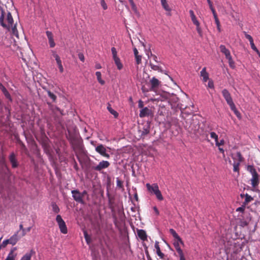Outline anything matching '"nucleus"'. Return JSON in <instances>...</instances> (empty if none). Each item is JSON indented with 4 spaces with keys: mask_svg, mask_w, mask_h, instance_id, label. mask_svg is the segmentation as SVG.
<instances>
[{
    "mask_svg": "<svg viewBox=\"0 0 260 260\" xmlns=\"http://www.w3.org/2000/svg\"><path fill=\"white\" fill-rule=\"evenodd\" d=\"M211 138L214 139L215 142L218 140V135L215 132H211L210 133Z\"/></svg>",
    "mask_w": 260,
    "mask_h": 260,
    "instance_id": "obj_51",
    "label": "nucleus"
},
{
    "mask_svg": "<svg viewBox=\"0 0 260 260\" xmlns=\"http://www.w3.org/2000/svg\"><path fill=\"white\" fill-rule=\"evenodd\" d=\"M247 170L251 174L252 176H254L258 175L257 174V173L256 172L255 169L254 168L253 166H252V165L247 166Z\"/></svg>",
    "mask_w": 260,
    "mask_h": 260,
    "instance_id": "obj_27",
    "label": "nucleus"
},
{
    "mask_svg": "<svg viewBox=\"0 0 260 260\" xmlns=\"http://www.w3.org/2000/svg\"><path fill=\"white\" fill-rule=\"evenodd\" d=\"M56 110V111H58L61 115H63L64 114L63 113V110H61L59 107H57V106H54V110Z\"/></svg>",
    "mask_w": 260,
    "mask_h": 260,
    "instance_id": "obj_60",
    "label": "nucleus"
},
{
    "mask_svg": "<svg viewBox=\"0 0 260 260\" xmlns=\"http://www.w3.org/2000/svg\"><path fill=\"white\" fill-rule=\"evenodd\" d=\"M180 257V260H185V258L184 256L183 252H181L180 253H178Z\"/></svg>",
    "mask_w": 260,
    "mask_h": 260,
    "instance_id": "obj_64",
    "label": "nucleus"
},
{
    "mask_svg": "<svg viewBox=\"0 0 260 260\" xmlns=\"http://www.w3.org/2000/svg\"><path fill=\"white\" fill-rule=\"evenodd\" d=\"M222 94L229 106L234 104L231 95L226 89L222 90Z\"/></svg>",
    "mask_w": 260,
    "mask_h": 260,
    "instance_id": "obj_5",
    "label": "nucleus"
},
{
    "mask_svg": "<svg viewBox=\"0 0 260 260\" xmlns=\"http://www.w3.org/2000/svg\"><path fill=\"white\" fill-rule=\"evenodd\" d=\"M8 244H10L9 239L4 240L3 243L0 245V249L2 247H5Z\"/></svg>",
    "mask_w": 260,
    "mask_h": 260,
    "instance_id": "obj_46",
    "label": "nucleus"
},
{
    "mask_svg": "<svg viewBox=\"0 0 260 260\" xmlns=\"http://www.w3.org/2000/svg\"><path fill=\"white\" fill-rule=\"evenodd\" d=\"M12 25V26H11V29L12 30L13 35L18 38V32L17 29L16 24H14L13 23Z\"/></svg>",
    "mask_w": 260,
    "mask_h": 260,
    "instance_id": "obj_33",
    "label": "nucleus"
},
{
    "mask_svg": "<svg viewBox=\"0 0 260 260\" xmlns=\"http://www.w3.org/2000/svg\"><path fill=\"white\" fill-rule=\"evenodd\" d=\"M51 206L52 208V211L55 213H58V212H59L60 209L55 202H52L51 203Z\"/></svg>",
    "mask_w": 260,
    "mask_h": 260,
    "instance_id": "obj_37",
    "label": "nucleus"
},
{
    "mask_svg": "<svg viewBox=\"0 0 260 260\" xmlns=\"http://www.w3.org/2000/svg\"><path fill=\"white\" fill-rule=\"evenodd\" d=\"M210 9H211V10L212 12V14L214 16V18L215 19V18H218L217 15L216 13V11H215L214 8H213V6L211 7H210Z\"/></svg>",
    "mask_w": 260,
    "mask_h": 260,
    "instance_id": "obj_57",
    "label": "nucleus"
},
{
    "mask_svg": "<svg viewBox=\"0 0 260 260\" xmlns=\"http://www.w3.org/2000/svg\"><path fill=\"white\" fill-rule=\"evenodd\" d=\"M95 151L103 156L108 158L110 157V155L106 153V149L102 144H100L95 147Z\"/></svg>",
    "mask_w": 260,
    "mask_h": 260,
    "instance_id": "obj_7",
    "label": "nucleus"
},
{
    "mask_svg": "<svg viewBox=\"0 0 260 260\" xmlns=\"http://www.w3.org/2000/svg\"><path fill=\"white\" fill-rule=\"evenodd\" d=\"M244 196H245V201L244 202H243V204L244 205H246L247 204H248L249 202H250L251 201H252L253 200V198L251 197L250 196H249L248 194L247 193H246V194H241V197L242 198H243Z\"/></svg>",
    "mask_w": 260,
    "mask_h": 260,
    "instance_id": "obj_26",
    "label": "nucleus"
},
{
    "mask_svg": "<svg viewBox=\"0 0 260 260\" xmlns=\"http://www.w3.org/2000/svg\"><path fill=\"white\" fill-rule=\"evenodd\" d=\"M137 234L138 237L143 241H146L147 239V236L146 232L144 230H138Z\"/></svg>",
    "mask_w": 260,
    "mask_h": 260,
    "instance_id": "obj_19",
    "label": "nucleus"
},
{
    "mask_svg": "<svg viewBox=\"0 0 260 260\" xmlns=\"http://www.w3.org/2000/svg\"><path fill=\"white\" fill-rule=\"evenodd\" d=\"M239 165H240L239 162H234V163L233 164V167H234L233 171L234 172H239Z\"/></svg>",
    "mask_w": 260,
    "mask_h": 260,
    "instance_id": "obj_42",
    "label": "nucleus"
},
{
    "mask_svg": "<svg viewBox=\"0 0 260 260\" xmlns=\"http://www.w3.org/2000/svg\"><path fill=\"white\" fill-rule=\"evenodd\" d=\"M141 89L142 90V92L145 93V92H147L149 91H150V88H146L144 85H143L141 87Z\"/></svg>",
    "mask_w": 260,
    "mask_h": 260,
    "instance_id": "obj_58",
    "label": "nucleus"
},
{
    "mask_svg": "<svg viewBox=\"0 0 260 260\" xmlns=\"http://www.w3.org/2000/svg\"><path fill=\"white\" fill-rule=\"evenodd\" d=\"M110 166L109 161L103 160L98 165L92 167V169L100 172L102 170L108 168Z\"/></svg>",
    "mask_w": 260,
    "mask_h": 260,
    "instance_id": "obj_8",
    "label": "nucleus"
},
{
    "mask_svg": "<svg viewBox=\"0 0 260 260\" xmlns=\"http://www.w3.org/2000/svg\"><path fill=\"white\" fill-rule=\"evenodd\" d=\"M180 244H181V243L178 240H177V241H175L173 243L174 246L175 248L178 253L183 252L182 250L181 249V248L180 247V245H179Z\"/></svg>",
    "mask_w": 260,
    "mask_h": 260,
    "instance_id": "obj_32",
    "label": "nucleus"
},
{
    "mask_svg": "<svg viewBox=\"0 0 260 260\" xmlns=\"http://www.w3.org/2000/svg\"><path fill=\"white\" fill-rule=\"evenodd\" d=\"M138 107L141 109L144 108L143 102L141 100H139L138 101Z\"/></svg>",
    "mask_w": 260,
    "mask_h": 260,
    "instance_id": "obj_59",
    "label": "nucleus"
},
{
    "mask_svg": "<svg viewBox=\"0 0 260 260\" xmlns=\"http://www.w3.org/2000/svg\"><path fill=\"white\" fill-rule=\"evenodd\" d=\"M153 116V113L151 109L148 108L147 107H144L142 109L139 113V116L141 118H143L146 116Z\"/></svg>",
    "mask_w": 260,
    "mask_h": 260,
    "instance_id": "obj_9",
    "label": "nucleus"
},
{
    "mask_svg": "<svg viewBox=\"0 0 260 260\" xmlns=\"http://www.w3.org/2000/svg\"><path fill=\"white\" fill-rule=\"evenodd\" d=\"M101 4L104 10L107 9V6L105 0H101Z\"/></svg>",
    "mask_w": 260,
    "mask_h": 260,
    "instance_id": "obj_56",
    "label": "nucleus"
},
{
    "mask_svg": "<svg viewBox=\"0 0 260 260\" xmlns=\"http://www.w3.org/2000/svg\"><path fill=\"white\" fill-rule=\"evenodd\" d=\"M107 109L108 111L114 116L115 118H117L118 116V113L112 108L111 105L109 104L107 106Z\"/></svg>",
    "mask_w": 260,
    "mask_h": 260,
    "instance_id": "obj_31",
    "label": "nucleus"
},
{
    "mask_svg": "<svg viewBox=\"0 0 260 260\" xmlns=\"http://www.w3.org/2000/svg\"><path fill=\"white\" fill-rule=\"evenodd\" d=\"M154 247L156 249V252L157 255L161 259L164 258L165 255L162 252H161L159 245V242L158 241H155V244H154Z\"/></svg>",
    "mask_w": 260,
    "mask_h": 260,
    "instance_id": "obj_17",
    "label": "nucleus"
},
{
    "mask_svg": "<svg viewBox=\"0 0 260 260\" xmlns=\"http://www.w3.org/2000/svg\"><path fill=\"white\" fill-rule=\"evenodd\" d=\"M219 48L221 52L225 55L227 59L232 57L230 50L228 49L224 45H220Z\"/></svg>",
    "mask_w": 260,
    "mask_h": 260,
    "instance_id": "obj_13",
    "label": "nucleus"
},
{
    "mask_svg": "<svg viewBox=\"0 0 260 260\" xmlns=\"http://www.w3.org/2000/svg\"><path fill=\"white\" fill-rule=\"evenodd\" d=\"M14 23L13 18L10 12L8 11L7 13L4 10H2V14L0 16V25L8 31L11 30Z\"/></svg>",
    "mask_w": 260,
    "mask_h": 260,
    "instance_id": "obj_1",
    "label": "nucleus"
},
{
    "mask_svg": "<svg viewBox=\"0 0 260 260\" xmlns=\"http://www.w3.org/2000/svg\"><path fill=\"white\" fill-rule=\"evenodd\" d=\"M167 98L169 100V102L172 103L173 104H176L179 101V98L175 94H169L167 95Z\"/></svg>",
    "mask_w": 260,
    "mask_h": 260,
    "instance_id": "obj_20",
    "label": "nucleus"
},
{
    "mask_svg": "<svg viewBox=\"0 0 260 260\" xmlns=\"http://www.w3.org/2000/svg\"><path fill=\"white\" fill-rule=\"evenodd\" d=\"M245 206L246 205H244V204L243 205H242L241 207L238 208L237 209H236V211H239V212H244V210H245Z\"/></svg>",
    "mask_w": 260,
    "mask_h": 260,
    "instance_id": "obj_55",
    "label": "nucleus"
},
{
    "mask_svg": "<svg viewBox=\"0 0 260 260\" xmlns=\"http://www.w3.org/2000/svg\"><path fill=\"white\" fill-rule=\"evenodd\" d=\"M145 253H146V257H147L148 260H152L151 257V256H150V255L149 254L148 250L147 249H145Z\"/></svg>",
    "mask_w": 260,
    "mask_h": 260,
    "instance_id": "obj_63",
    "label": "nucleus"
},
{
    "mask_svg": "<svg viewBox=\"0 0 260 260\" xmlns=\"http://www.w3.org/2000/svg\"><path fill=\"white\" fill-rule=\"evenodd\" d=\"M128 1L131 5L132 10L135 13H137V8L136 7V5L135 4V3L134 2V1L133 0H128Z\"/></svg>",
    "mask_w": 260,
    "mask_h": 260,
    "instance_id": "obj_40",
    "label": "nucleus"
},
{
    "mask_svg": "<svg viewBox=\"0 0 260 260\" xmlns=\"http://www.w3.org/2000/svg\"><path fill=\"white\" fill-rule=\"evenodd\" d=\"M244 35L245 38L249 40L250 43L253 41L252 37L250 35L247 34L246 32H244Z\"/></svg>",
    "mask_w": 260,
    "mask_h": 260,
    "instance_id": "obj_50",
    "label": "nucleus"
},
{
    "mask_svg": "<svg viewBox=\"0 0 260 260\" xmlns=\"http://www.w3.org/2000/svg\"><path fill=\"white\" fill-rule=\"evenodd\" d=\"M189 12L190 16L191 17V19L192 23L194 24H197V23L198 24V23H199V21L197 20V19L196 17V15L194 14L193 11L192 10H190Z\"/></svg>",
    "mask_w": 260,
    "mask_h": 260,
    "instance_id": "obj_29",
    "label": "nucleus"
},
{
    "mask_svg": "<svg viewBox=\"0 0 260 260\" xmlns=\"http://www.w3.org/2000/svg\"><path fill=\"white\" fill-rule=\"evenodd\" d=\"M111 52L113 56V58L118 57L117 54V51L115 47H112L111 48Z\"/></svg>",
    "mask_w": 260,
    "mask_h": 260,
    "instance_id": "obj_52",
    "label": "nucleus"
},
{
    "mask_svg": "<svg viewBox=\"0 0 260 260\" xmlns=\"http://www.w3.org/2000/svg\"><path fill=\"white\" fill-rule=\"evenodd\" d=\"M0 89H1L6 98H7L9 101L12 102V99L10 94L6 88L2 84L0 85Z\"/></svg>",
    "mask_w": 260,
    "mask_h": 260,
    "instance_id": "obj_15",
    "label": "nucleus"
},
{
    "mask_svg": "<svg viewBox=\"0 0 260 260\" xmlns=\"http://www.w3.org/2000/svg\"><path fill=\"white\" fill-rule=\"evenodd\" d=\"M17 141L18 143L20 145L21 149H24V150L26 149L25 145L19 139H17Z\"/></svg>",
    "mask_w": 260,
    "mask_h": 260,
    "instance_id": "obj_48",
    "label": "nucleus"
},
{
    "mask_svg": "<svg viewBox=\"0 0 260 260\" xmlns=\"http://www.w3.org/2000/svg\"><path fill=\"white\" fill-rule=\"evenodd\" d=\"M146 186L147 190L151 193L155 194L156 198L159 201H162L164 200L163 196H162L157 184H153L151 185L149 183H147Z\"/></svg>",
    "mask_w": 260,
    "mask_h": 260,
    "instance_id": "obj_2",
    "label": "nucleus"
},
{
    "mask_svg": "<svg viewBox=\"0 0 260 260\" xmlns=\"http://www.w3.org/2000/svg\"><path fill=\"white\" fill-rule=\"evenodd\" d=\"M149 65L151 67V69H152L153 70L158 71L159 72L161 73L164 72L163 70L161 69L160 67L154 65L151 62H149Z\"/></svg>",
    "mask_w": 260,
    "mask_h": 260,
    "instance_id": "obj_35",
    "label": "nucleus"
},
{
    "mask_svg": "<svg viewBox=\"0 0 260 260\" xmlns=\"http://www.w3.org/2000/svg\"><path fill=\"white\" fill-rule=\"evenodd\" d=\"M236 155L238 158V162H239V163L243 160V157L240 152H237Z\"/></svg>",
    "mask_w": 260,
    "mask_h": 260,
    "instance_id": "obj_47",
    "label": "nucleus"
},
{
    "mask_svg": "<svg viewBox=\"0 0 260 260\" xmlns=\"http://www.w3.org/2000/svg\"><path fill=\"white\" fill-rule=\"evenodd\" d=\"M83 234L87 244H89L91 243V240L90 237L88 235L87 232L86 230H84Z\"/></svg>",
    "mask_w": 260,
    "mask_h": 260,
    "instance_id": "obj_36",
    "label": "nucleus"
},
{
    "mask_svg": "<svg viewBox=\"0 0 260 260\" xmlns=\"http://www.w3.org/2000/svg\"><path fill=\"white\" fill-rule=\"evenodd\" d=\"M56 221L57 222L59 228L61 233L66 234L68 233V229L65 222L60 215H57L56 217Z\"/></svg>",
    "mask_w": 260,
    "mask_h": 260,
    "instance_id": "obj_3",
    "label": "nucleus"
},
{
    "mask_svg": "<svg viewBox=\"0 0 260 260\" xmlns=\"http://www.w3.org/2000/svg\"><path fill=\"white\" fill-rule=\"evenodd\" d=\"M228 62L229 63V66L232 69H234L235 68V62L234 61V60L232 59V57L229 58V59H228Z\"/></svg>",
    "mask_w": 260,
    "mask_h": 260,
    "instance_id": "obj_43",
    "label": "nucleus"
},
{
    "mask_svg": "<svg viewBox=\"0 0 260 260\" xmlns=\"http://www.w3.org/2000/svg\"><path fill=\"white\" fill-rule=\"evenodd\" d=\"M258 177V175L254 176H252V178L251 179V185L253 187H256L258 186L259 183V179Z\"/></svg>",
    "mask_w": 260,
    "mask_h": 260,
    "instance_id": "obj_22",
    "label": "nucleus"
},
{
    "mask_svg": "<svg viewBox=\"0 0 260 260\" xmlns=\"http://www.w3.org/2000/svg\"><path fill=\"white\" fill-rule=\"evenodd\" d=\"M16 247H13L11 249L9 253L8 254L5 260H15L17 256V253H14V251H16Z\"/></svg>",
    "mask_w": 260,
    "mask_h": 260,
    "instance_id": "obj_16",
    "label": "nucleus"
},
{
    "mask_svg": "<svg viewBox=\"0 0 260 260\" xmlns=\"http://www.w3.org/2000/svg\"><path fill=\"white\" fill-rule=\"evenodd\" d=\"M194 25L196 26V29H197V32L199 34V36L201 37H203V32H202V29L200 25V22L198 23V24L197 23L195 24Z\"/></svg>",
    "mask_w": 260,
    "mask_h": 260,
    "instance_id": "obj_39",
    "label": "nucleus"
},
{
    "mask_svg": "<svg viewBox=\"0 0 260 260\" xmlns=\"http://www.w3.org/2000/svg\"><path fill=\"white\" fill-rule=\"evenodd\" d=\"M78 57L80 59V60L82 61H84V56L83 53H80L78 54Z\"/></svg>",
    "mask_w": 260,
    "mask_h": 260,
    "instance_id": "obj_61",
    "label": "nucleus"
},
{
    "mask_svg": "<svg viewBox=\"0 0 260 260\" xmlns=\"http://www.w3.org/2000/svg\"><path fill=\"white\" fill-rule=\"evenodd\" d=\"M150 122L149 121H147L146 124L143 127L142 129L139 130V131L141 132V137H144L148 135L150 133Z\"/></svg>",
    "mask_w": 260,
    "mask_h": 260,
    "instance_id": "obj_10",
    "label": "nucleus"
},
{
    "mask_svg": "<svg viewBox=\"0 0 260 260\" xmlns=\"http://www.w3.org/2000/svg\"><path fill=\"white\" fill-rule=\"evenodd\" d=\"M95 75L96 76V78H97V80L98 81V82L101 84V85H104L105 83V82L104 80H103L102 79V75H101V73L100 72H96L95 73Z\"/></svg>",
    "mask_w": 260,
    "mask_h": 260,
    "instance_id": "obj_34",
    "label": "nucleus"
},
{
    "mask_svg": "<svg viewBox=\"0 0 260 260\" xmlns=\"http://www.w3.org/2000/svg\"><path fill=\"white\" fill-rule=\"evenodd\" d=\"M47 104L49 108V109L52 110L53 112H54V106L50 103V102H47Z\"/></svg>",
    "mask_w": 260,
    "mask_h": 260,
    "instance_id": "obj_62",
    "label": "nucleus"
},
{
    "mask_svg": "<svg viewBox=\"0 0 260 260\" xmlns=\"http://www.w3.org/2000/svg\"><path fill=\"white\" fill-rule=\"evenodd\" d=\"M9 160L12 165L13 168H16L18 166V163L14 152H12L9 157Z\"/></svg>",
    "mask_w": 260,
    "mask_h": 260,
    "instance_id": "obj_11",
    "label": "nucleus"
},
{
    "mask_svg": "<svg viewBox=\"0 0 260 260\" xmlns=\"http://www.w3.org/2000/svg\"><path fill=\"white\" fill-rule=\"evenodd\" d=\"M224 143V141L223 139H221L220 140L219 142L218 141V140L217 141L215 142V144L218 147H219L220 145H223Z\"/></svg>",
    "mask_w": 260,
    "mask_h": 260,
    "instance_id": "obj_53",
    "label": "nucleus"
},
{
    "mask_svg": "<svg viewBox=\"0 0 260 260\" xmlns=\"http://www.w3.org/2000/svg\"><path fill=\"white\" fill-rule=\"evenodd\" d=\"M230 108L231 109V110H232L234 113H235V114L236 115V116L238 118H241V114L237 110L236 107V106L234 104L232 105H231L230 106Z\"/></svg>",
    "mask_w": 260,
    "mask_h": 260,
    "instance_id": "obj_30",
    "label": "nucleus"
},
{
    "mask_svg": "<svg viewBox=\"0 0 260 260\" xmlns=\"http://www.w3.org/2000/svg\"><path fill=\"white\" fill-rule=\"evenodd\" d=\"M43 88L47 92L48 96L52 100V102L55 103L57 100V96L50 90H48L46 87H43Z\"/></svg>",
    "mask_w": 260,
    "mask_h": 260,
    "instance_id": "obj_21",
    "label": "nucleus"
},
{
    "mask_svg": "<svg viewBox=\"0 0 260 260\" xmlns=\"http://www.w3.org/2000/svg\"><path fill=\"white\" fill-rule=\"evenodd\" d=\"M169 232H170V234L173 236V237L176 240H177L180 242L181 244H182L183 245H184L183 241L182 240L181 238L180 237V236L178 235V234L176 232V231L174 229H170L169 230Z\"/></svg>",
    "mask_w": 260,
    "mask_h": 260,
    "instance_id": "obj_18",
    "label": "nucleus"
},
{
    "mask_svg": "<svg viewBox=\"0 0 260 260\" xmlns=\"http://www.w3.org/2000/svg\"><path fill=\"white\" fill-rule=\"evenodd\" d=\"M35 252L34 250L31 249L29 252L25 253L20 259V260H31V257L32 254H35Z\"/></svg>",
    "mask_w": 260,
    "mask_h": 260,
    "instance_id": "obj_23",
    "label": "nucleus"
},
{
    "mask_svg": "<svg viewBox=\"0 0 260 260\" xmlns=\"http://www.w3.org/2000/svg\"><path fill=\"white\" fill-rule=\"evenodd\" d=\"M136 63L139 64L141 63L142 56L141 55H138L135 56Z\"/></svg>",
    "mask_w": 260,
    "mask_h": 260,
    "instance_id": "obj_49",
    "label": "nucleus"
},
{
    "mask_svg": "<svg viewBox=\"0 0 260 260\" xmlns=\"http://www.w3.org/2000/svg\"><path fill=\"white\" fill-rule=\"evenodd\" d=\"M201 76L203 77V81L204 82H206L209 80V74L206 72L205 67L201 71Z\"/></svg>",
    "mask_w": 260,
    "mask_h": 260,
    "instance_id": "obj_24",
    "label": "nucleus"
},
{
    "mask_svg": "<svg viewBox=\"0 0 260 260\" xmlns=\"http://www.w3.org/2000/svg\"><path fill=\"white\" fill-rule=\"evenodd\" d=\"M19 231H17L13 235H12L9 239L10 244L15 245L20 239V237L18 236Z\"/></svg>",
    "mask_w": 260,
    "mask_h": 260,
    "instance_id": "obj_14",
    "label": "nucleus"
},
{
    "mask_svg": "<svg viewBox=\"0 0 260 260\" xmlns=\"http://www.w3.org/2000/svg\"><path fill=\"white\" fill-rule=\"evenodd\" d=\"M113 58V60H114L115 64L117 67V69L119 70H121L123 68V65L120 61V58L118 57H114Z\"/></svg>",
    "mask_w": 260,
    "mask_h": 260,
    "instance_id": "obj_28",
    "label": "nucleus"
},
{
    "mask_svg": "<svg viewBox=\"0 0 260 260\" xmlns=\"http://www.w3.org/2000/svg\"><path fill=\"white\" fill-rule=\"evenodd\" d=\"M73 199L77 202L81 204H84L85 202L82 199L80 192L78 189L72 190L71 191Z\"/></svg>",
    "mask_w": 260,
    "mask_h": 260,
    "instance_id": "obj_4",
    "label": "nucleus"
},
{
    "mask_svg": "<svg viewBox=\"0 0 260 260\" xmlns=\"http://www.w3.org/2000/svg\"><path fill=\"white\" fill-rule=\"evenodd\" d=\"M208 87L210 88H214V83L212 80H209V82L208 83Z\"/></svg>",
    "mask_w": 260,
    "mask_h": 260,
    "instance_id": "obj_54",
    "label": "nucleus"
},
{
    "mask_svg": "<svg viewBox=\"0 0 260 260\" xmlns=\"http://www.w3.org/2000/svg\"><path fill=\"white\" fill-rule=\"evenodd\" d=\"M117 187L119 188H123V182L117 178L116 179Z\"/></svg>",
    "mask_w": 260,
    "mask_h": 260,
    "instance_id": "obj_44",
    "label": "nucleus"
},
{
    "mask_svg": "<svg viewBox=\"0 0 260 260\" xmlns=\"http://www.w3.org/2000/svg\"><path fill=\"white\" fill-rule=\"evenodd\" d=\"M150 91H156L159 87L160 82L155 77H153L149 81Z\"/></svg>",
    "mask_w": 260,
    "mask_h": 260,
    "instance_id": "obj_6",
    "label": "nucleus"
},
{
    "mask_svg": "<svg viewBox=\"0 0 260 260\" xmlns=\"http://www.w3.org/2000/svg\"><path fill=\"white\" fill-rule=\"evenodd\" d=\"M46 34L48 39L50 47L53 48L55 46V43L54 41L53 34L50 31H46Z\"/></svg>",
    "mask_w": 260,
    "mask_h": 260,
    "instance_id": "obj_12",
    "label": "nucleus"
},
{
    "mask_svg": "<svg viewBox=\"0 0 260 260\" xmlns=\"http://www.w3.org/2000/svg\"><path fill=\"white\" fill-rule=\"evenodd\" d=\"M53 55L54 57V58H55V60H56L57 65L58 66L60 64H62L61 60L59 56V55L58 54H57L55 52H53Z\"/></svg>",
    "mask_w": 260,
    "mask_h": 260,
    "instance_id": "obj_38",
    "label": "nucleus"
},
{
    "mask_svg": "<svg viewBox=\"0 0 260 260\" xmlns=\"http://www.w3.org/2000/svg\"><path fill=\"white\" fill-rule=\"evenodd\" d=\"M239 224L240 226L244 228L248 224V222L244 219H240Z\"/></svg>",
    "mask_w": 260,
    "mask_h": 260,
    "instance_id": "obj_41",
    "label": "nucleus"
},
{
    "mask_svg": "<svg viewBox=\"0 0 260 260\" xmlns=\"http://www.w3.org/2000/svg\"><path fill=\"white\" fill-rule=\"evenodd\" d=\"M161 5H162V7L164 8V9L166 11L168 12L167 15L171 16V14L170 12H171V9L169 7V6L167 3V1L166 0H165V1H161Z\"/></svg>",
    "mask_w": 260,
    "mask_h": 260,
    "instance_id": "obj_25",
    "label": "nucleus"
},
{
    "mask_svg": "<svg viewBox=\"0 0 260 260\" xmlns=\"http://www.w3.org/2000/svg\"><path fill=\"white\" fill-rule=\"evenodd\" d=\"M215 20V22L216 24V26H217V30L219 32H220L221 31V28H220V21L218 19V18H215L214 19Z\"/></svg>",
    "mask_w": 260,
    "mask_h": 260,
    "instance_id": "obj_45",
    "label": "nucleus"
}]
</instances>
